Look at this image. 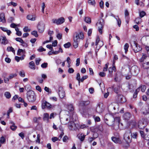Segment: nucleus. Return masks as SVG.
I'll use <instances>...</instances> for the list:
<instances>
[{
	"instance_id": "obj_1",
	"label": "nucleus",
	"mask_w": 149,
	"mask_h": 149,
	"mask_svg": "<svg viewBox=\"0 0 149 149\" xmlns=\"http://www.w3.org/2000/svg\"><path fill=\"white\" fill-rule=\"evenodd\" d=\"M66 115L65 116V120L66 122L64 124H66L69 122V128L71 130H75V125L73 121V119L69 115V112L68 111H66Z\"/></svg>"
},
{
	"instance_id": "obj_2",
	"label": "nucleus",
	"mask_w": 149,
	"mask_h": 149,
	"mask_svg": "<svg viewBox=\"0 0 149 149\" xmlns=\"http://www.w3.org/2000/svg\"><path fill=\"white\" fill-rule=\"evenodd\" d=\"M120 118L119 117L115 118L112 117L111 123H109L108 125L111 126L113 128L116 130L119 128V125L120 122Z\"/></svg>"
},
{
	"instance_id": "obj_3",
	"label": "nucleus",
	"mask_w": 149,
	"mask_h": 149,
	"mask_svg": "<svg viewBox=\"0 0 149 149\" xmlns=\"http://www.w3.org/2000/svg\"><path fill=\"white\" fill-rule=\"evenodd\" d=\"M27 100L29 102H33L36 99L35 93L33 91L28 92L27 93Z\"/></svg>"
},
{
	"instance_id": "obj_4",
	"label": "nucleus",
	"mask_w": 149,
	"mask_h": 149,
	"mask_svg": "<svg viewBox=\"0 0 149 149\" xmlns=\"http://www.w3.org/2000/svg\"><path fill=\"white\" fill-rule=\"evenodd\" d=\"M131 131L130 129L127 130L124 135V139L127 143H129L132 141V138L130 136Z\"/></svg>"
},
{
	"instance_id": "obj_5",
	"label": "nucleus",
	"mask_w": 149,
	"mask_h": 149,
	"mask_svg": "<svg viewBox=\"0 0 149 149\" xmlns=\"http://www.w3.org/2000/svg\"><path fill=\"white\" fill-rule=\"evenodd\" d=\"M104 20L102 18L100 19L96 23V25L97 26L98 31L100 34L102 33V29L104 27Z\"/></svg>"
},
{
	"instance_id": "obj_6",
	"label": "nucleus",
	"mask_w": 149,
	"mask_h": 149,
	"mask_svg": "<svg viewBox=\"0 0 149 149\" xmlns=\"http://www.w3.org/2000/svg\"><path fill=\"white\" fill-rule=\"evenodd\" d=\"M45 26V24L43 22L41 21L38 23L37 27L39 32L42 33L44 31Z\"/></svg>"
},
{
	"instance_id": "obj_7",
	"label": "nucleus",
	"mask_w": 149,
	"mask_h": 149,
	"mask_svg": "<svg viewBox=\"0 0 149 149\" xmlns=\"http://www.w3.org/2000/svg\"><path fill=\"white\" fill-rule=\"evenodd\" d=\"M147 124V121L144 119H142L139 121L138 124V127L139 129H142L146 126Z\"/></svg>"
},
{
	"instance_id": "obj_8",
	"label": "nucleus",
	"mask_w": 149,
	"mask_h": 149,
	"mask_svg": "<svg viewBox=\"0 0 149 149\" xmlns=\"http://www.w3.org/2000/svg\"><path fill=\"white\" fill-rule=\"evenodd\" d=\"M84 37V33L82 32L79 33L76 32L74 34V38H76L78 40H79L80 39H83Z\"/></svg>"
},
{
	"instance_id": "obj_9",
	"label": "nucleus",
	"mask_w": 149,
	"mask_h": 149,
	"mask_svg": "<svg viewBox=\"0 0 149 149\" xmlns=\"http://www.w3.org/2000/svg\"><path fill=\"white\" fill-rule=\"evenodd\" d=\"M53 22L56 23L57 25L61 24L63 23L65 21V19L63 17H61L58 19H52Z\"/></svg>"
},
{
	"instance_id": "obj_10",
	"label": "nucleus",
	"mask_w": 149,
	"mask_h": 149,
	"mask_svg": "<svg viewBox=\"0 0 149 149\" xmlns=\"http://www.w3.org/2000/svg\"><path fill=\"white\" fill-rule=\"evenodd\" d=\"M104 110L103 105L102 103H99L96 108V112L100 113H102Z\"/></svg>"
},
{
	"instance_id": "obj_11",
	"label": "nucleus",
	"mask_w": 149,
	"mask_h": 149,
	"mask_svg": "<svg viewBox=\"0 0 149 149\" xmlns=\"http://www.w3.org/2000/svg\"><path fill=\"white\" fill-rule=\"evenodd\" d=\"M58 94L61 98H63L65 96V93L62 87H60L58 88Z\"/></svg>"
},
{
	"instance_id": "obj_12",
	"label": "nucleus",
	"mask_w": 149,
	"mask_h": 149,
	"mask_svg": "<svg viewBox=\"0 0 149 149\" xmlns=\"http://www.w3.org/2000/svg\"><path fill=\"white\" fill-rule=\"evenodd\" d=\"M118 101L119 103H123L126 101L125 98L122 95L118 94Z\"/></svg>"
},
{
	"instance_id": "obj_13",
	"label": "nucleus",
	"mask_w": 149,
	"mask_h": 149,
	"mask_svg": "<svg viewBox=\"0 0 149 149\" xmlns=\"http://www.w3.org/2000/svg\"><path fill=\"white\" fill-rule=\"evenodd\" d=\"M133 47L135 53L139 52L142 49L141 47L135 42H134Z\"/></svg>"
},
{
	"instance_id": "obj_14",
	"label": "nucleus",
	"mask_w": 149,
	"mask_h": 149,
	"mask_svg": "<svg viewBox=\"0 0 149 149\" xmlns=\"http://www.w3.org/2000/svg\"><path fill=\"white\" fill-rule=\"evenodd\" d=\"M79 111L80 113L82 115L87 117L88 116V114L86 111V110L84 107H80Z\"/></svg>"
},
{
	"instance_id": "obj_15",
	"label": "nucleus",
	"mask_w": 149,
	"mask_h": 149,
	"mask_svg": "<svg viewBox=\"0 0 149 149\" xmlns=\"http://www.w3.org/2000/svg\"><path fill=\"white\" fill-rule=\"evenodd\" d=\"M90 104V101L89 100L86 101H81L79 103V104L80 106L84 107Z\"/></svg>"
},
{
	"instance_id": "obj_16",
	"label": "nucleus",
	"mask_w": 149,
	"mask_h": 149,
	"mask_svg": "<svg viewBox=\"0 0 149 149\" xmlns=\"http://www.w3.org/2000/svg\"><path fill=\"white\" fill-rule=\"evenodd\" d=\"M132 71L134 73V74H136L139 72V69L136 66H134L132 67Z\"/></svg>"
},
{
	"instance_id": "obj_17",
	"label": "nucleus",
	"mask_w": 149,
	"mask_h": 149,
	"mask_svg": "<svg viewBox=\"0 0 149 149\" xmlns=\"http://www.w3.org/2000/svg\"><path fill=\"white\" fill-rule=\"evenodd\" d=\"M141 111L142 113L144 115H146L149 113L148 108V106L143 107Z\"/></svg>"
},
{
	"instance_id": "obj_18",
	"label": "nucleus",
	"mask_w": 149,
	"mask_h": 149,
	"mask_svg": "<svg viewBox=\"0 0 149 149\" xmlns=\"http://www.w3.org/2000/svg\"><path fill=\"white\" fill-rule=\"evenodd\" d=\"M1 43L6 45L8 43V41L5 36H1L0 38V41H1Z\"/></svg>"
},
{
	"instance_id": "obj_19",
	"label": "nucleus",
	"mask_w": 149,
	"mask_h": 149,
	"mask_svg": "<svg viewBox=\"0 0 149 149\" xmlns=\"http://www.w3.org/2000/svg\"><path fill=\"white\" fill-rule=\"evenodd\" d=\"M0 22H1L3 23H5L6 22L5 14L3 13H2L0 14Z\"/></svg>"
},
{
	"instance_id": "obj_20",
	"label": "nucleus",
	"mask_w": 149,
	"mask_h": 149,
	"mask_svg": "<svg viewBox=\"0 0 149 149\" xmlns=\"http://www.w3.org/2000/svg\"><path fill=\"white\" fill-rule=\"evenodd\" d=\"M51 104L49 103L46 102L43 103L42 104V107L43 108L47 107L48 108L50 109L51 108Z\"/></svg>"
},
{
	"instance_id": "obj_21",
	"label": "nucleus",
	"mask_w": 149,
	"mask_h": 149,
	"mask_svg": "<svg viewBox=\"0 0 149 149\" xmlns=\"http://www.w3.org/2000/svg\"><path fill=\"white\" fill-rule=\"evenodd\" d=\"M74 39V42L73 43V46L75 48H77L78 46L79 43V42L80 40H77V39L75 38Z\"/></svg>"
},
{
	"instance_id": "obj_22",
	"label": "nucleus",
	"mask_w": 149,
	"mask_h": 149,
	"mask_svg": "<svg viewBox=\"0 0 149 149\" xmlns=\"http://www.w3.org/2000/svg\"><path fill=\"white\" fill-rule=\"evenodd\" d=\"M49 114L47 113H45L44 114V116L43 119L44 121L48 123L49 121Z\"/></svg>"
},
{
	"instance_id": "obj_23",
	"label": "nucleus",
	"mask_w": 149,
	"mask_h": 149,
	"mask_svg": "<svg viewBox=\"0 0 149 149\" xmlns=\"http://www.w3.org/2000/svg\"><path fill=\"white\" fill-rule=\"evenodd\" d=\"M131 114L129 112L125 113L123 116L124 119L126 120H128L131 117Z\"/></svg>"
},
{
	"instance_id": "obj_24",
	"label": "nucleus",
	"mask_w": 149,
	"mask_h": 149,
	"mask_svg": "<svg viewBox=\"0 0 149 149\" xmlns=\"http://www.w3.org/2000/svg\"><path fill=\"white\" fill-rule=\"evenodd\" d=\"M27 18L29 20L35 21L36 20V16L33 15H29L27 16Z\"/></svg>"
},
{
	"instance_id": "obj_25",
	"label": "nucleus",
	"mask_w": 149,
	"mask_h": 149,
	"mask_svg": "<svg viewBox=\"0 0 149 149\" xmlns=\"http://www.w3.org/2000/svg\"><path fill=\"white\" fill-rule=\"evenodd\" d=\"M85 135L83 134H79L77 135V136L79 139L81 141H83L84 139Z\"/></svg>"
},
{
	"instance_id": "obj_26",
	"label": "nucleus",
	"mask_w": 149,
	"mask_h": 149,
	"mask_svg": "<svg viewBox=\"0 0 149 149\" xmlns=\"http://www.w3.org/2000/svg\"><path fill=\"white\" fill-rule=\"evenodd\" d=\"M29 67L30 68L33 70L36 69L35 65L34 62L33 61H31L29 63Z\"/></svg>"
},
{
	"instance_id": "obj_27",
	"label": "nucleus",
	"mask_w": 149,
	"mask_h": 149,
	"mask_svg": "<svg viewBox=\"0 0 149 149\" xmlns=\"http://www.w3.org/2000/svg\"><path fill=\"white\" fill-rule=\"evenodd\" d=\"M10 123L12 125L10 127V128L12 130L15 131L17 128V127L15 125L14 123L13 122L10 121Z\"/></svg>"
},
{
	"instance_id": "obj_28",
	"label": "nucleus",
	"mask_w": 149,
	"mask_h": 149,
	"mask_svg": "<svg viewBox=\"0 0 149 149\" xmlns=\"http://www.w3.org/2000/svg\"><path fill=\"white\" fill-rule=\"evenodd\" d=\"M95 134H96V137H89L88 139V141L90 143H91L93 140H94L95 139L97 138L98 136V135L97 133H94L93 134V136H94Z\"/></svg>"
},
{
	"instance_id": "obj_29",
	"label": "nucleus",
	"mask_w": 149,
	"mask_h": 149,
	"mask_svg": "<svg viewBox=\"0 0 149 149\" xmlns=\"http://www.w3.org/2000/svg\"><path fill=\"white\" fill-rule=\"evenodd\" d=\"M131 136V138H132L133 139H136L137 137L138 133L137 132H134L133 133H132L131 132V133H130Z\"/></svg>"
},
{
	"instance_id": "obj_30",
	"label": "nucleus",
	"mask_w": 149,
	"mask_h": 149,
	"mask_svg": "<svg viewBox=\"0 0 149 149\" xmlns=\"http://www.w3.org/2000/svg\"><path fill=\"white\" fill-rule=\"evenodd\" d=\"M4 96L7 99H10L11 97L10 93L9 92H6L4 93Z\"/></svg>"
},
{
	"instance_id": "obj_31",
	"label": "nucleus",
	"mask_w": 149,
	"mask_h": 149,
	"mask_svg": "<svg viewBox=\"0 0 149 149\" xmlns=\"http://www.w3.org/2000/svg\"><path fill=\"white\" fill-rule=\"evenodd\" d=\"M25 53L24 50L21 49H19L17 52V54L18 55H21L22 54H24Z\"/></svg>"
},
{
	"instance_id": "obj_32",
	"label": "nucleus",
	"mask_w": 149,
	"mask_h": 149,
	"mask_svg": "<svg viewBox=\"0 0 149 149\" xmlns=\"http://www.w3.org/2000/svg\"><path fill=\"white\" fill-rule=\"evenodd\" d=\"M111 139L115 143H118L120 141V139L118 138L113 137L111 138Z\"/></svg>"
},
{
	"instance_id": "obj_33",
	"label": "nucleus",
	"mask_w": 149,
	"mask_h": 149,
	"mask_svg": "<svg viewBox=\"0 0 149 149\" xmlns=\"http://www.w3.org/2000/svg\"><path fill=\"white\" fill-rule=\"evenodd\" d=\"M115 19L117 21V23L118 26L119 27L120 26L121 22V20L119 18L118 16H116L115 17Z\"/></svg>"
},
{
	"instance_id": "obj_34",
	"label": "nucleus",
	"mask_w": 149,
	"mask_h": 149,
	"mask_svg": "<svg viewBox=\"0 0 149 149\" xmlns=\"http://www.w3.org/2000/svg\"><path fill=\"white\" fill-rule=\"evenodd\" d=\"M140 90V88H138L136 89L135 92L133 94V97L134 98H135L137 97L138 93L139 92Z\"/></svg>"
},
{
	"instance_id": "obj_35",
	"label": "nucleus",
	"mask_w": 149,
	"mask_h": 149,
	"mask_svg": "<svg viewBox=\"0 0 149 149\" xmlns=\"http://www.w3.org/2000/svg\"><path fill=\"white\" fill-rule=\"evenodd\" d=\"M84 21L88 24H90L91 22V19L89 17H86L85 18Z\"/></svg>"
},
{
	"instance_id": "obj_36",
	"label": "nucleus",
	"mask_w": 149,
	"mask_h": 149,
	"mask_svg": "<svg viewBox=\"0 0 149 149\" xmlns=\"http://www.w3.org/2000/svg\"><path fill=\"white\" fill-rule=\"evenodd\" d=\"M129 47V45L128 43H126L124 46V49L125 50V53H126L128 51V49Z\"/></svg>"
},
{
	"instance_id": "obj_37",
	"label": "nucleus",
	"mask_w": 149,
	"mask_h": 149,
	"mask_svg": "<svg viewBox=\"0 0 149 149\" xmlns=\"http://www.w3.org/2000/svg\"><path fill=\"white\" fill-rule=\"evenodd\" d=\"M76 79L78 81L79 84L80 85V83L81 79L80 78V76L79 73H78L77 74L76 77Z\"/></svg>"
},
{
	"instance_id": "obj_38",
	"label": "nucleus",
	"mask_w": 149,
	"mask_h": 149,
	"mask_svg": "<svg viewBox=\"0 0 149 149\" xmlns=\"http://www.w3.org/2000/svg\"><path fill=\"white\" fill-rule=\"evenodd\" d=\"M68 109L70 111H72L74 109L73 106L72 104H69L68 105Z\"/></svg>"
},
{
	"instance_id": "obj_39",
	"label": "nucleus",
	"mask_w": 149,
	"mask_h": 149,
	"mask_svg": "<svg viewBox=\"0 0 149 149\" xmlns=\"http://www.w3.org/2000/svg\"><path fill=\"white\" fill-rule=\"evenodd\" d=\"M7 50L8 52H12L13 53H15V51L13 48L12 47H8Z\"/></svg>"
},
{
	"instance_id": "obj_40",
	"label": "nucleus",
	"mask_w": 149,
	"mask_h": 149,
	"mask_svg": "<svg viewBox=\"0 0 149 149\" xmlns=\"http://www.w3.org/2000/svg\"><path fill=\"white\" fill-rule=\"evenodd\" d=\"M6 141V139L5 137L3 136L0 138V143H3Z\"/></svg>"
},
{
	"instance_id": "obj_41",
	"label": "nucleus",
	"mask_w": 149,
	"mask_h": 149,
	"mask_svg": "<svg viewBox=\"0 0 149 149\" xmlns=\"http://www.w3.org/2000/svg\"><path fill=\"white\" fill-rule=\"evenodd\" d=\"M139 88H140V89H141V91L144 92L146 89V86L145 85L141 86L139 87Z\"/></svg>"
},
{
	"instance_id": "obj_42",
	"label": "nucleus",
	"mask_w": 149,
	"mask_h": 149,
	"mask_svg": "<svg viewBox=\"0 0 149 149\" xmlns=\"http://www.w3.org/2000/svg\"><path fill=\"white\" fill-rule=\"evenodd\" d=\"M141 19L139 17L136 18L135 20V23L137 24H139L141 22Z\"/></svg>"
},
{
	"instance_id": "obj_43",
	"label": "nucleus",
	"mask_w": 149,
	"mask_h": 149,
	"mask_svg": "<svg viewBox=\"0 0 149 149\" xmlns=\"http://www.w3.org/2000/svg\"><path fill=\"white\" fill-rule=\"evenodd\" d=\"M32 35L34 36L35 37H37L38 36V35L37 33V32L36 31H34L31 33Z\"/></svg>"
},
{
	"instance_id": "obj_44",
	"label": "nucleus",
	"mask_w": 149,
	"mask_h": 149,
	"mask_svg": "<svg viewBox=\"0 0 149 149\" xmlns=\"http://www.w3.org/2000/svg\"><path fill=\"white\" fill-rule=\"evenodd\" d=\"M15 40L16 41L19 42L21 43H23V40L21 38H15Z\"/></svg>"
},
{
	"instance_id": "obj_45",
	"label": "nucleus",
	"mask_w": 149,
	"mask_h": 149,
	"mask_svg": "<svg viewBox=\"0 0 149 149\" xmlns=\"http://www.w3.org/2000/svg\"><path fill=\"white\" fill-rule=\"evenodd\" d=\"M19 75L21 77H24L25 76V72L23 70H22L19 72Z\"/></svg>"
},
{
	"instance_id": "obj_46",
	"label": "nucleus",
	"mask_w": 149,
	"mask_h": 149,
	"mask_svg": "<svg viewBox=\"0 0 149 149\" xmlns=\"http://www.w3.org/2000/svg\"><path fill=\"white\" fill-rule=\"evenodd\" d=\"M71 46V44L69 42H68L66 43H65V44H64V47L65 48H68Z\"/></svg>"
},
{
	"instance_id": "obj_47",
	"label": "nucleus",
	"mask_w": 149,
	"mask_h": 149,
	"mask_svg": "<svg viewBox=\"0 0 149 149\" xmlns=\"http://www.w3.org/2000/svg\"><path fill=\"white\" fill-rule=\"evenodd\" d=\"M120 88V87L119 86H117L114 88V91L116 93H118Z\"/></svg>"
},
{
	"instance_id": "obj_48",
	"label": "nucleus",
	"mask_w": 149,
	"mask_h": 149,
	"mask_svg": "<svg viewBox=\"0 0 149 149\" xmlns=\"http://www.w3.org/2000/svg\"><path fill=\"white\" fill-rule=\"evenodd\" d=\"M93 118L94 119L95 122H99L100 120V117L98 116H94Z\"/></svg>"
},
{
	"instance_id": "obj_49",
	"label": "nucleus",
	"mask_w": 149,
	"mask_h": 149,
	"mask_svg": "<svg viewBox=\"0 0 149 149\" xmlns=\"http://www.w3.org/2000/svg\"><path fill=\"white\" fill-rule=\"evenodd\" d=\"M62 34L61 33H58L56 35V37L59 40H60L62 38Z\"/></svg>"
},
{
	"instance_id": "obj_50",
	"label": "nucleus",
	"mask_w": 149,
	"mask_h": 149,
	"mask_svg": "<svg viewBox=\"0 0 149 149\" xmlns=\"http://www.w3.org/2000/svg\"><path fill=\"white\" fill-rule=\"evenodd\" d=\"M38 51L40 52L45 51V49L43 48L42 46H40L39 49H38Z\"/></svg>"
},
{
	"instance_id": "obj_51",
	"label": "nucleus",
	"mask_w": 149,
	"mask_h": 149,
	"mask_svg": "<svg viewBox=\"0 0 149 149\" xmlns=\"http://www.w3.org/2000/svg\"><path fill=\"white\" fill-rule=\"evenodd\" d=\"M97 128L100 131H102L103 130L102 125L101 124H100V125H99L97 127Z\"/></svg>"
},
{
	"instance_id": "obj_52",
	"label": "nucleus",
	"mask_w": 149,
	"mask_h": 149,
	"mask_svg": "<svg viewBox=\"0 0 149 149\" xmlns=\"http://www.w3.org/2000/svg\"><path fill=\"white\" fill-rule=\"evenodd\" d=\"M146 57H147L146 56V55L143 54V55L141 58V59L140 60V61L141 62H143V61L145 59Z\"/></svg>"
},
{
	"instance_id": "obj_53",
	"label": "nucleus",
	"mask_w": 149,
	"mask_h": 149,
	"mask_svg": "<svg viewBox=\"0 0 149 149\" xmlns=\"http://www.w3.org/2000/svg\"><path fill=\"white\" fill-rule=\"evenodd\" d=\"M16 76L17 74H10L9 76V78L10 79H11L13 78Z\"/></svg>"
},
{
	"instance_id": "obj_54",
	"label": "nucleus",
	"mask_w": 149,
	"mask_h": 149,
	"mask_svg": "<svg viewBox=\"0 0 149 149\" xmlns=\"http://www.w3.org/2000/svg\"><path fill=\"white\" fill-rule=\"evenodd\" d=\"M145 15H146V13L143 11L141 12L140 13V14H139V15H140V17L141 18L143 17Z\"/></svg>"
},
{
	"instance_id": "obj_55",
	"label": "nucleus",
	"mask_w": 149,
	"mask_h": 149,
	"mask_svg": "<svg viewBox=\"0 0 149 149\" xmlns=\"http://www.w3.org/2000/svg\"><path fill=\"white\" fill-rule=\"evenodd\" d=\"M88 77V76L87 75H84L83 76L81 79L80 81L81 82H83L84 81L87 79Z\"/></svg>"
},
{
	"instance_id": "obj_56",
	"label": "nucleus",
	"mask_w": 149,
	"mask_h": 149,
	"mask_svg": "<svg viewBox=\"0 0 149 149\" xmlns=\"http://www.w3.org/2000/svg\"><path fill=\"white\" fill-rule=\"evenodd\" d=\"M48 63H44L42 64L41 65V67L43 68H45L47 66Z\"/></svg>"
},
{
	"instance_id": "obj_57",
	"label": "nucleus",
	"mask_w": 149,
	"mask_h": 149,
	"mask_svg": "<svg viewBox=\"0 0 149 149\" xmlns=\"http://www.w3.org/2000/svg\"><path fill=\"white\" fill-rule=\"evenodd\" d=\"M80 64V58H77L76 61V65L77 66H78Z\"/></svg>"
},
{
	"instance_id": "obj_58",
	"label": "nucleus",
	"mask_w": 149,
	"mask_h": 149,
	"mask_svg": "<svg viewBox=\"0 0 149 149\" xmlns=\"http://www.w3.org/2000/svg\"><path fill=\"white\" fill-rule=\"evenodd\" d=\"M140 132L141 135V136L143 138H144L146 134H145L144 132L140 130Z\"/></svg>"
},
{
	"instance_id": "obj_59",
	"label": "nucleus",
	"mask_w": 149,
	"mask_h": 149,
	"mask_svg": "<svg viewBox=\"0 0 149 149\" xmlns=\"http://www.w3.org/2000/svg\"><path fill=\"white\" fill-rule=\"evenodd\" d=\"M88 3L91 5H93L95 3L94 0H88Z\"/></svg>"
},
{
	"instance_id": "obj_60",
	"label": "nucleus",
	"mask_w": 149,
	"mask_h": 149,
	"mask_svg": "<svg viewBox=\"0 0 149 149\" xmlns=\"http://www.w3.org/2000/svg\"><path fill=\"white\" fill-rule=\"evenodd\" d=\"M40 135L39 134H38L37 136V139L36 140V143H40Z\"/></svg>"
},
{
	"instance_id": "obj_61",
	"label": "nucleus",
	"mask_w": 149,
	"mask_h": 149,
	"mask_svg": "<svg viewBox=\"0 0 149 149\" xmlns=\"http://www.w3.org/2000/svg\"><path fill=\"white\" fill-rule=\"evenodd\" d=\"M46 47L48 48H49V49H50L51 51H54L52 47V45H47Z\"/></svg>"
},
{
	"instance_id": "obj_62",
	"label": "nucleus",
	"mask_w": 149,
	"mask_h": 149,
	"mask_svg": "<svg viewBox=\"0 0 149 149\" xmlns=\"http://www.w3.org/2000/svg\"><path fill=\"white\" fill-rule=\"evenodd\" d=\"M57 65H58L61 63V61L60 59H58L55 61Z\"/></svg>"
},
{
	"instance_id": "obj_63",
	"label": "nucleus",
	"mask_w": 149,
	"mask_h": 149,
	"mask_svg": "<svg viewBox=\"0 0 149 149\" xmlns=\"http://www.w3.org/2000/svg\"><path fill=\"white\" fill-rule=\"evenodd\" d=\"M108 65H109L108 63H106L105 65V66L103 68V70L104 71H107V69L108 68Z\"/></svg>"
},
{
	"instance_id": "obj_64",
	"label": "nucleus",
	"mask_w": 149,
	"mask_h": 149,
	"mask_svg": "<svg viewBox=\"0 0 149 149\" xmlns=\"http://www.w3.org/2000/svg\"><path fill=\"white\" fill-rule=\"evenodd\" d=\"M74 70L72 68H70L68 70V72L70 73H72L74 72Z\"/></svg>"
}]
</instances>
